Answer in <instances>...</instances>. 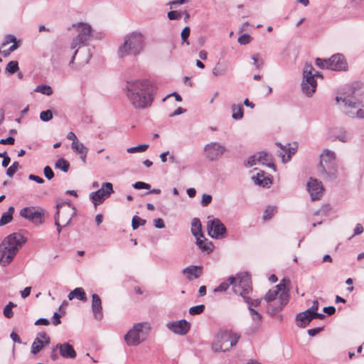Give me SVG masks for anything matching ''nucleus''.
Listing matches in <instances>:
<instances>
[{
  "instance_id": "nucleus-1",
  "label": "nucleus",
  "mask_w": 364,
  "mask_h": 364,
  "mask_svg": "<svg viewBox=\"0 0 364 364\" xmlns=\"http://www.w3.org/2000/svg\"><path fill=\"white\" fill-rule=\"evenodd\" d=\"M124 90L132 106L136 109H144L151 106L157 87L150 80H131L127 81Z\"/></svg>"
},
{
  "instance_id": "nucleus-2",
  "label": "nucleus",
  "mask_w": 364,
  "mask_h": 364,
  "mask_svg": "<svg viewBox=\"0 0 364 364\" xmlns=\"http://www.w3.org/2000/svg\"><path fill=\"white\" fill-rule=\"evenodd\" d=\"M26 242V238L18 232L5 237L0 244V264L4 267L9 264Z\"/></svg>"
},
{
  "instance_id": "nucleus-3",
  "label": "nucleus",
  "mask_w": 364,
  "mask_h": 364,
  "mask_svg": "<svg viewBox=\"0 0 364 364\" xmlns=\"http://www.w3.org/2000/svg\"><path fill=\"white\" fill-rule=\"evenodd\" d=\"M336 101L343 105V112L350 117L364 119V96L353 90L345 96H337Z\"/></svg>"
},
{
  "instance_id": "nucleus-4",
  "label": "nucleus",
  "mask_w": 364,
  "mask_h": 364,
  "mask_svg": "<svg viewBox=\"0 0 364 364\" xmlns=\"http://www.w3.org/2000/svg\"><path fill=\"white\" fill-rule=\"evenodd\" d=\"M145 36L141 32L134 31L124 37V43L119 47V55H138L145 47Z\"/></svg>"
},
{
  "instance_id": "nucleus-5",
  "label": "nucleus",
  "mask_w": 364,
  "mask_h": 364,
  "mask_svg": "<svg viewBox=\"0 0 364 364\" xmlns=\"http://www.w3.org/2000/svg\"><path fill=\"white\" fill-rule=\"evenodd\" d=\"M318 171L325 180L335 179L338 175V165L336 154L328 149H325L320 155Z\"/></svg>"
},
{
  "instance_id": "nucleus-6",
  "label": "nucleus",
  "mask_w": 364,
  "mask_h": 364,
  "mask_svg": "<svg viewBox=\"0 0 364 364\" xmlns=\"http://www.w3.org/2000/svg\"><path fill=\"white\" fill-rule=\"evenodd\" d=\"M72 27L77 28V35L73 38L70 43V48L75 50V51L69 63L70 66H72L74 63L78 48L85 46L87 41L90 39L92 32L91 26L86 23L80 22L76 24L74 23L72 25Z\"/></svg>"
},
{
  "instance_id": "nucleus-7",
  "label": "nucleus",
  "mask_w": 364,
  "mask_h": 364,
  "mask_svg": "<svg viewBox=\"0 0 364 364\" xmlns=\"http://www.w3.org/2000/svg\"><path fill=\"white\" fill-rule=\"evenodd\" d=\"M151 327L148 322L135 323L124 335V339L129 346H136L148 337Z\"/></svg>"
},
{
  "instance_id": "nucleus-8",
  "label": "nucleus",
  "mask_w": 364,
  "mask_h": 364,
  "mask_svg": "<svg viewBox=\"0 0 364 364\" xmlns=\"http://www.w3.org/2000/svg\"><path fill=\"white\" fill-rule=\"evenodd\" d=\"M240 336L232 331L225 330L219 331L216 335V340L212 344L214 352H225L235 346Z\"/></svg>"
},
{
  "instance_id": "nucleus-9",
  "label": "nucleus",
  "mask_w": 364,
  "mask_h": 364,
  "mask_svg": "<svg viewBox=\"0 0 364 364\" xmlns=\"http://www.w3.org/2000/svg\"><path fill=\"white\" fill-rule=\"evenodd\" d=\"M316 77L323 78V75L318 71H315L311 64H306L303 70V80L301 82L302 92L310 97L316 92L317 82Z\"/></svg>"
},
{
  "instance_id": "nucleus-10",
  "label": "nucleus",
  "mask_w": 364,
  "mask_h": 364,
  "mask_svg": "<svg viewBox=\"0 0 364 364\" xmlns=\"http://www.w3.org/2000/svg\"><path fill=\"white\" fill-rule=\"evenodd\" d=\"M242 287H235V294L242 296L243 301L250 307H257L260 305L262 299H252V280L250 276H245L242 279Z\"/></svg>"
},
{
  "instance_id": "nucleus-11",
  "label": "nucleus",
  "mask_w": 364,
  "mask_h": 364,
  "mask_svg": "<svg viewBox=\"0 0 364 364\" xmlns=\"http://www.w3.org/2000/svg\"><path fill=\"white\" fill-rule=\"evenodd\" d=\"M227 151L228 149L224 145L217 141L210 142L203 148L205 158L211 162L221 159Z\"/></svg>"
},
{
  "instance_id": "nucleus-12",
  "label": "nucleus",
  "mask_w": 364,
  "mask_h": 364,
  "mask_svg": "<svg viewBox=\"0 0 364 364\" xmlns=\"http://www.w3.org/2000/svg\"><path fill=\"white\" fill-rule=\"evenodd\" d=\"M289 294L288 291H283L280 293V297L274 300H264L267 303V311L271 316H274L288 304Z\"/></svg>"
},
{
  "instance_id": "nucleus-13",
  "label": "nucleus",
  "mask_w": 364,
  "mask_h": 364,
  "mask_svg": "<svg viewBox=\"0 0 364 364\" xmlns=\"http://www.w3.org/2000/svg\"><path fill=\"white\" fill-rule=\"evenodd\" d=\"M207 230L208 235L214 239H222L226 236V228L218 218L210 219L208 217L207 222Z\"/></svg>"
},
{
  "instance_id": "nucleus-14",
  "label": "nucleus",
  "mask_w": 364,
  "mask_h": 364,
  "mask_svg": "<svg viewBox=\"0 0 364 364\" xmlns=\"http://www.w3.org/2000/svg\"><path fill=\"white\" fill-rule=\"evenodd\" d=\"M57 211H60V222L63 226L70 224L73 217L76 214V209L70 202L58 203L56 205Z\"/></svg>"
},
{
  "instance_id": "nucleus-15",
  "label": "nucleus",
  "mask_w": 364,
  "mask_h": 364,
  "mask_svg": "<svg viewBox=\"0 0 364 364\" xmlns=\"http://www.w3.org/2000/svg\"><path fill=\"white\" fill-rule=\"evenodd\" d=\"M45 210L38 207H26L20 211V215L35 224L43 222Z\"/></svg>"
},
{
  "instance_id": "nucleus-16",
  "label": "nucleus",
  "mask_w": 364,
  "mask_h": 364,
  "mask_svg": "<svg viewBox=\"0 0 364 364\" xmlns=\"http://www.w3.org/2000/svg\"><path fill=\"white\" fill-rule=\"evenodd\" d=\"M113 192L114 191L112 184L109 182H106L102 184L101 188L97 191L91 193L90 195V198L96 206L109 198Z\"/></svg>"
},
{
  "instance_id": "nucleus-17",
  "label": "nucleus",
  "mask_w": 364,
  "mask_h": 364,
  "mask_svg": "<svg viewBox=\"0 0 364 364\" xmlns=\"http://www.w3.org/2000/svg\"><path fill=\"white\" fill-rule=\"evenodd\" d=\"M245 276H250L247 272H242L237 274L236 277L231 276L228 277L226 281L222 282L218 287H217L215 289V292H223L225 291L230 285H232V290L235 294V287H242V285H240L242 279L245 278Z\"/></svg>"
},
{
  "instance_id": "nucleus-18",
  "label": "nucleus",
  "mask_w": 364,
  "mask_h": 364,
  "mask_svg": "<svg viewBox=\"0 0 364 364\" xmlns=\"http://www.w3.org/2000/svg\"><path fill=\"white\" fill-rule=\"evenodd\" d=\"M306 186L312 200L321 198L323 191V187L321 181H318L317 179L310 178Z\"/></svg>"
},
{
  "instance_id": "nucleus-19",
  "label": "nucleus",
  "mask_w": 364,
  "mask_h": 364,
  "mask_svg": "<svg viewBox=\"0 0 364 364\" xmlns=\"http://www.w3.org/2000/svg\"><path fill=\"white\" fill-rule=\"evenodd\" d=\"M166 326L173 333L181 336L187 334L191 328L190 323L185 319L168 323Z\"/></svg>"
},
{
  "instance_id": "nucleus-20",
  "label": "nucleus",
  "mask_w": 364,
  "mask_h": 364,
  "mask_svg": "<svg viewBox=\"0 0 364 364\" xmlns=\"http://www.w3.org/2000/svg\"><path fill=\"white\" fill-rule=\"evenodd\" d=\"M276 145L279 146L281 150L278 152L279 156L282 158V161L283 163L288 162L292 155H294L297 149V145L294 144L292 146L291 144H287L285 146H282L281 143L277 142Z\"/></svg>"
},
{
  "instance_id": "nucleus-21",
  "label": "nucleus",
  "mask_w": 364,
  "mask_h": 364,
  "mask_svg": "<svg viewBox=\"0 0 364 364\" xmlns=\"http://www.w3.org/2000/svg\"><path fill=\"white\" fill-rule=\"evenodd\" d=\"M329 70L340 71L347 68V63L341 54L332 55L328 58Z\"/></svg>"
},
{
  "instance_id": "nucleus-22",
  "label": "nucleus",
  "mask_w": 364,
  "mask_h": 364,
  "mask_svg": "<svg viewBox=\"0 0 364 364\" xmlns=\"http://www.w3.org/2000/svg\"><path fill=\"white\" fill-rule=\"evenodd\" d=\"M91 307L94 318L97 321H101L103 318L102 301L100 296L97 294L92 295Z\"/></svg>"
},
{
  "instance_id": "nucleus-23",
  "label": "nucleus",
  "mask_w": 364,
  "mask_h": 364,
  "mask_svg": "<svg viewBox=\"0 0 364 364\" xmlns=\"http://www.w3.org/2000/svg\"><path fill=\"white\" fill-rule=\"evenodd\" d=\"M181 272L188 281H192L199 278L202 275L203 267L191 265L184 268Z\"/></svg>"
},
{
  "instance_id": "nucleus-24",
  "label": "nucleus",
  "mask_w": 364,
  "mask_h": 364,
  "mask_svg": "<svg viewBox=\"0 0 364 364\" xmlns=\"http://www.w3.org/2000/svg\"><path fill=\"white\" fill-rule=\"evenodd\" d=\"M285 282V279H283L279 284L276 285L272 289H269L268 292L264 295V300H276L280 297V293L283 291H288L286 284L283 282Z\"/></svg>"
},
{
  "instance_id": "nucleus-25",
  "label": "nucleus",
  "mask_w": 364,
  "mask_h": 364,
  "mask_svg": "<svg viewBox=\"0 0 364 364\" xmlns=\"http://www.w3.org/2000/svg\"><path fill=\"white\" fill-rule=\"evenodd\" d=\"M56 348L59 349L60 355L65 358H75L77 355L75 349L68 343H58Z\"/></svg>"
},
{
  "instance_id": "nucleus-26",
  "label": "nucleus",
  "mask_w": 364,
  "mask_h": 364,
  "mask_svg": "<svg viewBox=\"0 0 364 364\" xmlns=\"http://www.w3.org/2000/svg\"><path fill=\"white\" fill-rule=\"evenodd\" d=\"M252 180L255 184L262 187H268L272 183L270 178L265 176L263 171L258 172L256 176H253Z\"/></svg>"
},
{
  "instance_id": "nucleus-27",
  "label": "nucleus",
  "mask_w": 364,
  "mask_h": 364,
  "mask_svg": "<svg viewBox=\"0 0 364 364\" xmlns=\"http://www.w3.org/2000/svg\"><path fill=\"white\" fill-rule=\"evenodd\" d=\"M313 320V316L311 314H307L306 310L299 313L296 316V325L300 328H304L309 324Z\"/></svg>"
},
{
  "instance_id": "nucleus-28",
  "label": "nucleus",
  "mask_w": 364,
  "mask_h": 364,
  "mask_svg": "<svg viewBox=\"0 0 364 364\" xmlns=\"http://www.w3.org/2000/svg\"><path fill=\"white\" fill-rule=\"evenodd\" d=\"M228 71V63L225 61H218L212 70L215 77L224 76Z\"/></svg>"
},
{
  "instance_id": "nucleus-29",
  "label": "nucleus",
  "mask_w": 364,
  "mask_h": 364,
  "mask_svg": "<svg viewBox=\"0 0 364 364\" xmlns=\"http://www.w3.org/2000/svg\"><path fill=\"white\" fill-rule=\"evenodd\" d=\"M258 164L265 165L268 167L272 168L274 171L276 170L275 166L272 161V156L271 154L267 152H259L257 157Z\"/></svg>"
},
{
  "instance_id": "nucleus-30",
  "label": "nucleus",
  "mask_w": 364,
  "mask_h": 364,
  "mask_svg": "<svg viewBox=\"0 0 364 364\" xmlns=\"http://www.w3.org/2000/svg\"><path fill=\"white\" fill-rule=\"evenodd\" d=\"M71 147L75 153L80 155L82 161L85 164L86 162L88 149L80 141L75 143Z\"/></svg>"
},
{
  "instance_id": "nucleus-31",
  "label": "nucleus",
  "mask_w": 364,
  "mask_h": 364,
  "mask_svg": "<svg viewBox=\"0 0 364 364\" xmlns=\"http://www.w3.org/2000/svg\"><path fill=\"white\" fill-rule=\"evenodd\" d=\"M196 244L203 252H205L207 253L212 252L214 247L213 243L208 241V240L204 237L196 238Z\"/></svg>"
},
{
  "instance_id": "nucleus-32",
  "label": "nucleus",
  "mask_w": 364,
  "mask_h": 364,
  "mask_svg": "<svg viewBox=\"0 0 364 364\" xmlns=\"http://www.w3.org/2000/svg\"><path fill=\"white\" fill-rule=\"evenodd\" d=\"M191 232L196 237H203L202 225L198 218H193L191 222Z\"/></svg>"
},
{
  "instance_id": "nucleus-33",
  "label": "nucleus",
  "mask_w": 364,
  "mask_h": 364,
  "mask_svg": "<svg viewBox=\"0 0 364 364\" xmlns=\"http://www.w3.org/2000/svg\"><path fill=\"white\" fill-rule=\"evenodd\" d=\"M74 298H76L80 301H85L87 300V296L84 289L81 287H77L71 291L68 294V299L72 300Z\"/></svg>"
},
{
  "instance_id": "nucleus-34",
  "label": "nucleus",
  "mask_w": 364,
  "mask_h": 364,
  "mask_svg": "<svg viewBox=\"0 0 364 364\" xmlns=\"http://www.w3.org/2000/svg\"><path fill=\"white\" fill-rule=\"evenodd\" d=\"M48 344H45L43 341L38 338H36L31 345V353L33 355L38 354L45 346Z\"/></svg>"
},
{
  "instance_id": "nucleus-35",
  "label": "nucleus",
  "mask_w": 364,
  "mask_h": 364,
  "mask_svg": "<svg viewBox=\"0 0 364 364\" xmlns=\"http://www.w3.org/2000/svg\"><path fill=\"white\" fill-rule=\"evenodd\" d=\"M231 109L232 112V117L234 119L238 120L243 117V108L242 105L233 104L231 106Z\"/></svg>"
},
{
  "instance_id": "nucleus-36",
  "label": "nucleus",
  "mask_w": 364,
  "mask_h": 364,
  "mask_svg": "<svg viewBox=\"0 0 364 364\" xmlns=\"http://www.w3.org/2000/svg\"><path fill=\"white\" fill-rule=\"evenodd\" d=\"M55 168L66 173L70 168V163L65 159L60 158L55 161Z\"/></svg>"
},
{
  "instance_id": "nucleus-37",
  "label": "nucleus",
  "mask_w": 364,
  "mask_h": 364,
  "mask_svg": "<svg viewBox=\"0 0 364 364\" xmlns=\"http://www.w3.org/2000/svg\"><path fill=\"white\" fill-rule=\"evenodd\" d=\"M35 91L48 96L53 93L51 87L47 85H38Z\"/></svg>"
},
{
  "instance_id": "nucleus-38",
  "label": "nucleus",
  "mask_w": 364,
  "mask_h": 364,
  "mask_svg": "<svg viewBox=\"0 0 364 364\" xmlns=\"http://www.w3.org/2000/svg\"><path fill=\"white\" fill-rule=\"evenodd\" d=\"M18 69V63L16 60H11L6 65L5 70L9 74H14Z\"/></svg>"
},
{
  "instance_id": "nucleus-39",
  "label": "nucleus",
  "mask_w": 364,
  "mask_h": 364,
  "mask_svg": "<svg viewBox=\"0 0 364 364\" xmlns=\"http://www.w3.org/2000/svg\"><path fill=\"white\" fill-rule=\"evenodd\" d=\"M149 148V144H139L136 146H132L127 149V151L130 154L136 153V152H144L147 150Z\"/></svg>"
},
{
  "instance_id": "nucleus-40",
  "label": "nucleus",
  "mask_w": 364,
  "mask_h": 364,
  "mask_svg": "<svg viewBox=\"0 0 364 364\" xmlns=\"http://www.w3.org/2000/svg\"><path fill=\"white\" fill-rule=\"evenodd\" d=\"M21 166L18 161H14L6 170V175L9 177H12L14 173L21 168Z\"/></svg>"
},
{
  "instance_id": "nucleus-41",
  "label": "nucleus",
  "mask_w": 364,
  "mask_h": 364,
  "mask_svg": "<svg viewBox=\"0 0 364 364\" xmlns=\"http://www.w3.org/2000/svg\"><path fill=\"white\" fill-rule=\"evenodd\" d=\"M205 308V305L203 304L192 306L189 309L188 313L192 316L199 315L204 311Z\"/></svg>"
},
{
  "instance_id": "nucleus-42",
  "label": "nucleus",
  "mask_w": 364,
  "mask_h": 364,
  "mask_svg": "<svg viewBox=\"0 0 364 364\" xmlns=\"http://www.w3.org/2000/svg\"><path fill=\"white\" fill-rule=\"evenodd\" d=\"M145 224H146V220H144L136 215H135L132 218V226L133 230H136L139 226L144 225Z\"/></svg>"
},
{
  "instance_id": "nucleus-43",
  "label": "nucleus",
  "mask_w": 364,
  "mask_h": 364,
  "mask_svg": "<svg viewBox=\"0 0 364 364\" xmlns=\"http://www.w3.org/2000/svg\"><path fill=\"white\" fill-rule=\"evenodd\" d=\"M19 46L18 42H14L8 49L1 50L0 48V53L2 54L4 57H8L12 52L16 50Z\"/></svg>"
},
{
  "instance_id": "nucleus-44",
  "label": "nucleus",
  "mask_w": 364,
  "mask_h": 364,
  "mask_svg": "<svg viewBox=\"0 0 364 364\" xmlns=\"http://www.w3.org/2000/svg\"><path fill=\"white\" fill-rule=\"evenodd\" d=\"M16 306L13 302L9 301L8 304L4 309V315L7 318H11L13 317L14 314L12 311V308Z\"/></svg>"
},
{
  "instance_id": "nucleus-45",
  "label": "nucleus",
  "mask_w": 364,
  "mask_h": 364,
  "mask_svg": "<svg viewBox=\"0 0 364 364\" xmlns=\"http://www.w3.org/2000/svg\"><path fill=\"white\" fill-rule=\"evenodd\" d=\"M53 118V112L50 109L43 111L40 113V119L41 121L47 122Z\"/></svg>"
},
{
  "instance_id": "nucleus-46",
  "label": "nucleus",
  "mask_w": 364,
  "mask_h": 364,
  "mask_svg": "<svg viewBox=\"0 0 364 364\" xmlns=\"http://www.w3.org/2000/svg\"><path fill=\"white\" fill-rule=\"evenodd\" d=\"M248 310L250 313L252 320L255 322H259L261 321L262 316L257 311L254 309L253 307H250V306H248Z\"/></svg>"
},
{
  "instance_id": "nucleus-47",
  "label": "nucleus",
  "mask_w": 364,
  "mask_h": 364,
  "mask_svg": "<svg viewBox=\"0 0 364 364\" xmlns=\"http://www.w3.org/2000/svg\"><path fill=\"white\" fill-rule=\"evenodd\" d=\"M167 16L169 20H178L182 17V11H171L168 12Z\"/></svg>"
},
{
  "instance_id": "nucleus-48",
  "label": "nucleus",
  "mask_w": 364,
  "mask_h": 364,
  "mask_svg": "<svg viewBox=\"0 0 364 364\" xmlns=\"http://www.w3.org/2000/svg\"><path fill=\"white\" fill-rule=\"evenodd\" d=\"M316 65L321 69H329L328 59H316Z\"/></svg>"
},
{
  "instance_id": "nucleus-49",
  "label": "nucleus",
  "mask_w": 364,
  "mask_h": 364,
  "mask_svg": "<svg viewBox=\"0 0 364 364\" xmlns=\"http://www.w3.org/2000/svg\"><path fill=\"white\" fill-rule=\"evenodd\" d=\"M14 42H17L16 38L14 35L8 34L5 36L4 41L1 43L0 48L1 49L4 46H6L7 44H9L11 43H14Z\"/></svg>"
},
{
  "instance_id": "nucleus-50",
  "label": "nucleus",
  "mask_w": 364,
  "mask_h": 364,
  "mask_svg": "<svg viewBox=\"0 0 364 364\" xmlns=\"http://www.w3.org/2000/svg\"><path fill=\"white\" fill-rule=\"evenodd\" d=\"M276 211V208L272 206H268L264 213L263 218L264 220H269L274 215V212Z\"/></svg>"
},
{
  "instance_id": "nucleus-51",
  "label": "nucleus",
  "mask_w": 364,
  "mask_h": 364,
  "mask_svg": "<svg viewBox=\"0 0 364 364\" xmlns=\"http://www.w3.org/2000/svg\"><path fill=\"white\" fill-rule=\"evenodd\" d=\"M191 29L188 26H186L183 28V29L181 31V40L183 43H186V44H189L188 41H187L188 38L190 36Z\"/></svg>"
},
{
  "instance_id": "nucleus-52",
  "label": "nucleus",
  "mask_w": 364,
  "mask_h": 364,
  "mask_svg": "<svg viewBox=\"0 0 364 364\" xmlns=\"http://www.w3.org/2000/svg\"><path fill=\"white\" fill-rule=\"evenodd\" d=\"M212 199H213V198L210 195L203 193L202 196L201 201H200L201 205L203 207L208 206L211 203Z\"/></svg>"
},
{
  "instance_id": "nucleus-53",
  "label": "nucleus",
  "mask_w": 364,
  "mask_h": 364,
  "mask_svg": "<svg viewBox=\"0 0 364 364\" xmlns=\"http://www.w3.org/2000/svg\"><path fill=\"white\" fill-rule=\"evenodd\" d=\"M251 41V36L247 33H244L239 36L237 41L241 45H246L249 43Z\"/></svg>"
},
{
  "instance_id": "nucleus-54",
  "label": "nucleus",
  "mask_w": 364,
  "mask_h": 364,
  "mask_svg": "<svg viewBox=\"0 0 364 364\" xmlns=\"http://www.w3.org/2000/svg\"><path fill=\"white\" fill-rule=\"evenodd\" d=\"M12 219L13 216L7 214L6 213H4L0 220V226H3L4 225L8 224L12 220Z\"/></svg>"
},
{
  "instance_id": "nucleus-55",
  "label": "nucleus",
  "mask_w": 364,
  "mask_h": 364,
  "mask_svg": "<svg viewBox=\"0 0 364 364\" xmlns=\"http://www.w3.org/2000/svg\"><path fill=\"white\" fill-rule=\"evenodd\" d=\"M252 59L254 61V65L256 69L260 70L263 67L264 62L262 59H259V54L254 55L252 57Z\"/></svg>"
},
{
  "instance_id": "nucleus-56",
  "label": "nucleus",
  "mask_w": 364,
  "mask_h": 364,
  "mask_svg": "<svg viewBox=\"0 0 364 364\" xmlns=\"http://www.w3.org/2000/svg\"><path fill=\"white\" fill-rule=\"evenodd\" d=\"M135 189H150L151 185L142 181H137L132 185Z\"/></svg>"
},
{
  "instance_id": "nucleus-57",
  "label": "nucleus",
  "mask_w": 364,
  "mask_h": 364,
  "mask_svg": "<svg viewBox=\"0 0 364 364\" xmlns=\"http://www.w3.org/2000/svg\"><path fill=\"white\" fill-rule=\"evenodd\" d=\"M55 225L57 227L58 232L60 233L62 230L63 227H64V226H63V224H62L60 222L59 210H58L56 212L55 215Z\"/></svg>"
},
{
  "instance_id": "nucleus-58",
  "label": "nucleus",
  "mask_w": 364,
  "mask_h": 364,
  "mask_svg": "<svg viewBox=\"0 0 364 364\" xmlns=\"http://www.w3.org/2000/svg\"><path fill=\"white\" fill-rule=\"evenodd\" d=\"M43 173H44L45 177L48 180H51L54 177V173H53L52 168L49 166H46L43 168Z\"/></svg>"
},
{
  "instance_id": "nucleus-59",
  "label": "nucleus",
  "mask_w": 364,
  "mask_h": 364,
  "mask_svg": "<svg viewBox=\"0 0 364 364\" xmlns=\"http://www.w3.org/2000/svg\"><path fill=\"white\" fill-rule=\"evenodd\" d=\"M319 307V304L317 300L314 301L313 305L308 309H306L307 314H311V315H314L316 312H317Z\"/></svg>"
},
{
  "instance_id": "nucleus-60",
  "label": "nucleus",
  "mask_w": 364,
  "mask_h": 364,
  "mask_svg": "<svg viewBox=\"0 0 364 364\" xmlns=\"http://www.w3.org/2000/svg\"><path fill=\"white\" fill-rule=\"evenodd\" d=\"M39 339L43 341V343H45V344H49L50 343V337L47 335V333L44 331L39 332L37 334V337Z\"/></svg>"
},
{
  "instance_id": "nucleus-61",
  "label": "nucleus",
  "mask_w": 364,
  "mask_h": 364,
  "mask_svg": "<svg viewBox=\"0 0 364 364\" xmlns=\"http://www.w3.org/2000/svg\"><path fill=\"white\" fill-rule=\"evenodd\" d=\"M257 157H258V153L255 155L250 156L246 162L247 166H252L254 165H256L258 163Z\"/></svg>"
},
{
  "instance_id": "nucleus-62",
  "label": "nucleus",
  "mask_w": 364,
  "mask_h": 364,
  "mask_svg": "<svg viewBox=\"0 0 364 364\" xmlns=\"http://www.w3.org/2000/svg\"><path fill=\"white\" fill-rule=\"evenodd\" d=\"M323 327H317L314 328H310L308 330V334L310 336H316L319 332H321L323 330Z\"/></svg>"
},
{
  "instance_id": "nucleus-63",
  "label": "nucleus",
  "mask_w": 364,
  "mask_h": 364,
  "mask_svg": "<svg viewBox=\"0 0 364 364\" xmlns=\"http://www.w3.org/2000/svg\"><path fill=\"white\" fill-rule=\"evenodd\" d=\"M15 139L12 136H9L6 139H1L0 140V144H10L12 145L14 144Z\"/></svg>"
},
{
  "instance_id": "nucleus-64",
  "label": "nucleus",
  "mask_w": 364,
  "mask_h": 364,
  "mask_svg": "<svg viewBox=\"0 0 364 364\" xmlns=\"http://www.w3.org/2000/svg\"><path fill=\"white\" fill-rule=\"evenodd\" d=\"M67 139H69V140H72V144L71 146H73V144H75V143H77L79 141V140L77 139L75 134L73 132H69L68 134H67Z\"/></svg>"
}]
</instances>
